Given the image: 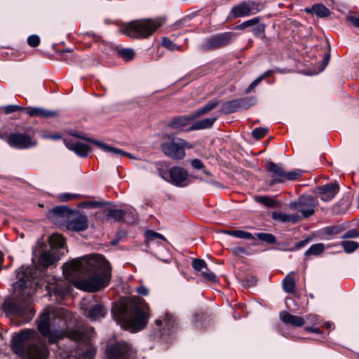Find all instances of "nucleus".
<instances>
[{"instance_id": "1", "label": "nucleus", "mask_w": 359, "mask_h": 359, "mask_svg": "<svg viewBox=\"0 0 359 359\" xmlns=\"http://www.w3.org/2000/svg\"><path fill=\"white\" fill-rule=\"evenodd\" d=\"M72 320V315L68 311L64 308H57L41 315L37 320V328L43 337L48 339L50 344L57 343L64 337L79 342L86 346V349L79 353L78 359H93L96 348L90 340L94 335V328L86 326L80 330H69Z\"/></svg>"}, {"instance_id": "2", "label": "nucleus", "mask_w": 359, "mask_h": 359, "mask_svg": "<svg viewBox=\"0 0 359 359\" xmlns=\"http://www.w3.org/2000/svg\"><path fill=\"white\" fill-rule=\"evenodd\" d=\"M62 271L77 288L90 292L104 289L111 279L109 262L101 255L73 259L63 265Z\"/></svg>"}, {"instance_id": "3", "label": "nucleus", "mask_w": 359, "mask_h": 359, "mask_svg": "<svg viewBox=\"0 0 359 359\" xmlns=\"http://www.w3.org/2000/svg\"><path fill=\"white\" fill-rule=\"evenodd\" d=\"M39 271L34 267L22 266L16 271L18 279L13 284L17 299L6 301L3 308L8 316L20 317L22 320L29 321L34 316L32 295L36 288L40 285L38 276Z\"/></svg>"}, {"instance_id": "4", "label": "nucleus", "mask_w": 359, "mask_h": 359, "mask_svg": "<svg viewBox=\"0 0 359 359\" xmlns=\"http://www.w3.org/2000/svg\"><path fill=\"white\" fill-rule=\"evenodd\" d=\"M149 311L148 304L143 299L137 297L127 303L114 304L111 314L123 327L137 332L146 325Z\"/></svg>"}, {"instance_id": "5", "label": "nucleus", "mask_w": 359, "mask_h": 359, "mask_svg": "<svg viewBox=\"0 0 359 359\" xmlns=\"http://www.w3.org/2000/svg\"><path fill=\"white\" fill-rule=\"evenodd\" d=\"M15 353L24 359H47L49 355L46 343L34 330H24L12 339Z\"/></svg>"}, {"instance_id": "6", "label": "nucleus", "mask_w": 359, "mask_h": 359, "mask_svg": "<svg viewBox=\"0 0 359 359\" xmlns=\"http://www.w3.org/2000/svg\"><path fill=\"white\" fill-rule=\"evenodd\" d=\"M165 22L164 18L131 21L123 26L121 32L130 38L147 39Z\"/></svg>"}, {"instance_id": "7", "label": "nucleus", "mask_w": 359, "mask_h": 359, "mask_svg": "<svg viewBox=\"0 0 359 359\" xmlns=\"http://www.w3.org/2000/svg\"><path fill=\"white\" fill-rule=\"evenodd\" d=\"M49 243L52 249L43 251L39 257V264L44 268L48 267L60 259L62 254L59 250L64 248L66 243L62 235L53 233L49 238Z\"/></svg>"}, {"instance_id": "8", "label": "nucleus", "mask_w": 359, "mask_h": 359, "mask_svg": "<svg viewBox=\"0 0 359 359\" xmlns=\"http://www.w3.org/2000/svg\"><path fill=\"white\" fill-rule=\"evenodd\" d=\"M160 176L170 184L184 187L191 184V176L187 171L182 167H172L169 170L161 169L158 170Z\"/></svg>"}, {"instance_id": "9", "label": "nucleus", "mask_w": 359, "mask_h": 359, "mask_svg": "<svg viewBox=\"0 0 359 359\" xmlns=\"http://www.w3.org/2000/svg\"><path fill=\"white\" fill-rule=\"evenodd\" d=\"M32 128L27 130V133H13L7 138L8 145L18 149H27L34 147L37 144V140L34 138V133Z\"/></svg>"}, {"instance_id": "10", "label": "nucleus", "mask_w": 359, "mask_h": 359, "mask_svg": "<svg viewBox=\"0 0 359 359\" xmlns=\"http://www.w3.org/2000/svg\"><path fill=\"white\" fill-rule=\"evenodd\" d=\"M185 148H191L187 142L180 138L172 139L161 144V149L168 157L182 159L185 156Z\"/></svg>"}, {"instance_id": "11", "label": "nucleus", "mask_w": 359, "mask_h": 359, "mask_svg": "<svg viewBox=\"0 0 359 359\" xmlns=\"http://www.w3.org/2000/svg\"><path fill=\"white\" fill-rule=\"evenodd\" d=\"M106 355L107 359H133V351L131 346L123 341L108 346L106 349Z\"/></svg>"}, {"instance_id": "12", "label": "nucleus", "mask_w": 359, "mask_h": 359, "mask_svg": "<svg viewBox=\"0 0 359 359\" xmlns=\"http://www.w3.org/2000/svg\"><path fill=\"white\" fill-rule=\"evenodd\" d=\"M316 206V200L311 195H303L299 198L297 201L291 202L289 204L290 208L299 211L305 218L314 214Z\"/></svg>"}, {"instance_id": "13", "label": "nucleus", "mask_w": 359, "mask_h": 359, "mask_svg": "<svg viewBox=\"0 0 359 359\" xmlns=\"http://www.w3.org/2000/svg\"><path fill=\"white\" fill-rule=\"evenodd\" d=\"M94 301L90 299H83L81 307L84 311V315L92 321L100 320L104 318L107 314L106 308L100 304H91Z\"/></svg>"}, {"instance_id": "14", "label": "nucleus", "mask_w": 359, "mask_h": 359, "mask_svg": "<svg viewBox=\"0 0 359 359\" xmlns=\"http://www.w3.org/2000/svg\"><path fill=\"white\" fill-rule=\"evenodd\" d=\"M260 11L259 4L252 1H245L234 6L229 14V18H237L255 15Z\"/></svg>"}, {"instance_id": "15", "label": "nucleus", "mask_w": 359, "mask_h": 359, "mask_svg": "<svg viewBox=\"0 0 359 359\" xmlns=\"http://www.w3.org/2000/svg\"><path fill=\"white\" fill-rule=\"evenodd\" d=\"M46 287L49 295L50 297L54 295L57 302H61L66 295L70 294L72 290L69 283L62 280H57L54 283L48 282Z\"/></svg>"}, {"instance_id": "16", "label": "nucleus", "mask_w": 359, "mask_h": 359, "mask_svg": "<svg viewBox=\"0 0 359 359\" xmlns=\"http://www.w3.org/2000/svg\"><path fill=\"white\" fill-rule=\"evenodd\" d=\"M236 34L231 32H223L208 39L203 45L205 49H215L229 44Z\"/></svg>"}, {"instance_id": "17", "label": "nucleus", "mask_w": 359, "mask_h": 359, "mask_svg": "<svg viewBox=\"0 0 359 359\" xmlns=\"http://www.w3.org/2000/svg\"><path fill=\"white\" fill-rule=\"evenodd\" d=\"M253 105V100L250 98L236 99L222 104L221 111L225 114H231L241 109H247Z\"/></svg>"}, {"instance_id": "18", "label": "nucleus", "mask_w": 359, "mask_h": 359, "mask_svg": "<svg viewBox=\"0 0 359 359\" xmlns=\"http://www.w3.org/2000/svg\"><path fill=\"white\" fill-rule=\"evenodd\" d=\"M65 146L71 151L75 152L78 156L86 157L90 148L88 144L72 139L64 140Z\"/></svg>"}, {"instance_id": "19", "label": "nucleus", "mask_w": 359, "mask_h": 359, "mask_svg": "<svg viewBox=\"0 0 359 359\" xmlns=\"http://www.w3.org/2000/svg\"><path fill=\"white\" fill-rule=\"evenodd\" d=\"M268 171L270 177L273 179L269 185L272 186L277 183L284 182V177H285L284 169L278 164L271 162L268 165Z\"/></svg>"}, {"instance_id": "20", "label": "nucleus", "mask_w": 359, "mask_h": 359, "mask_svg": "<svg viewBox=\"0 0 359 359\" xmlns=\"http://www.w3.org/2000/svg\"><path fill=\"white\" fill-rule=\"evenodd\" d=\"M339 187L336 183L327 184L318 188V195L323 201H331L339 192Z\"/></svg>"}, {"instance_id": "21", "label": "nucleus", "mask_w": 359, "mask_h": 359, "mask_svg": "<svg viewBox=\"0 0 359 359\" xmlns=\"http://www.w3.org/2000/svg\"><path fill=\"white\" fill-rule=\"evenodd\" d=\"M88 226V219L86 215H79L67 222V228L73 231H82Z\"/></svg>"}, {"instance_id": "22", "label": "nucleus", "mask_w": 359, "mask_h": 359, "mask_svg": "<svg viewBox=\"0 0 359 359\" xmlns=\"http://www.w3.org/2000/svg\"><path fill=\"white\" fill-rule=\"evenodd\" d=\"M280 318L285 325L294 327H302L305 323V319L304 318L292 315L285 311H283L280 313Z\"/></svg>"}, {"instance_id": "23", "label": "nucleus", "mask_w": 359, "mask_h": 359, "mask_svg": "<svg viewBox=\"0 0 359 359\" xmlns=\"http://www.w3.org/2000/svg\"><path fill=\"white\" fill-rule=\"evenodd\" d=\"M155 323L157 326H164L165 334L167 333V331L168 333L170 330L177 325L175 318L169 313H165L162 318L156 319Z\"/></svg>"}, {"instance_id": "24", "label": "nucleus", "mask_w": 359, "mask_h": 359, "mask_svg": "<svg viewBox=\"0 0 359 359\" xmlns=\"http://www.w3.org/2000/svg\"><path fill=\"white\" fill-rule=\"evenodd\" d=\"M93 144L98 146L104 151L110 153L113 156H128L131 158V155L120 149L109 146L104 143L100 142L97 140H90Z\"/></svg>"}, {"instance_id": "25", "label": "nucleus", "mask_w": 359, "mask_h": 359, "mask_svg": "<svg viewBox=\"0 0 359 359\" xmlns=\"http://www.w3.org/2000/svg\"><path fill=\"white\" fill-rule=\"evenodd\" d=\"M194 119L192 114L179 116L171 120L168 126L174 129H180L189 124Z\"/></svg>"}, {"instance_id": "26", "label": "nucleus", "mask_w": 359, "mask_h": 359, "mask_svg": "<svg viewBox=\"0 0 359 359\" xmlns=\"http://www.w3.org/2000/svg\"><path fill=\"white\" fill-rule=\"evenodd\" d=\"M295 276L296 273L291 271L283 280L282 285L285 292L292 294L295 292Z\"/></svg>"}, {"instance_id": "27", "label": "nucleus", "mask_w": 359, "mask_h": 359, "mask_svg": "<svg viewBox=\"0 0 359 359\" xmlns=\"http://www.w3.org/2000/svg\"><path fill=\"white\" fill-rule=\"evenodd\" d=\"M272 218L281 222H289L291 224H296L301 219L300 216L297 214L290 215L283 212H273Z\"/></svg>"}, {"instance_id": "28", "label": "nucleus", "mask_w": 359, "mask_h": 359, "mask_svg": "<svg viewBox=\"0 0 359 359\" xmlns=\"http://www.w3.org/2000/svg\"><path fill=\"white\" fill-rule=\"evenodd\" d=\"M305 11L308 13H314L320 18L327 17L330 13V10L322 4H315L311 8H306Z\"/></svg>"}, {"instance_id": "29", "label": "nucleus", "mask_w": 359, "mask_h": 359, "mask_svg": "<svg viewBox=\"0 0 359 359\" xmlns=\"http://www.w3.org/2000/svg\"><path fill=\"white\" fill-rule=\"evenodd\" d=\"M135 210H130L126 211L121 209H111L108 211L107 216L114 218L116 221H122L124 217L128 213L132 215V221H134L135 217Z\"/></svg>"}, {"instance_id": "30", "label": "nucleus", "mask_w": 359, "mask_h": 359, "mask_svg": "<svg viewBox=\"0 0 359 359\" xmlns=\"http://www.w3.org/2000/svg\"><path fill=\"white\" fill-rule=\"evenodd\" d=\"M217 120V117L206 118L195 122L191 127V130H201L210 128Z\"/></svg>"}, {"instance_id": "31", "label": "nucleus", "mask_w": 359, "mask_h": 359, "mask_svg": "<svg viewBox=\"0 0 359 359\" xmlns=\"http://www.w3.org/2000/svg\"><path fill=\"white\" fill-rule=\"evenodd\" d=\"M71 212L70 209L66 206H56L51 209L48 213V217L53 219L55 217H65Z\"/></svg>"}, {"instance_id": "32", "label": "nucleus", "mask_w": 359, "mask_h": 359, "mask_svg": "<svg viewBox=\"0 0 359 359\" xmlns=\"http://www.w3.org/2000/svg\"><path fill=\"white\" fill-rule=\"evenodd\" d=\"M219 104V102L217 101H210L208 103H207L205 106L200 108L197 111L193 112L191 114L193 116L194 119L198 118V116L203 115L212 109H215L217 105Z\"/></svg>"}, {"instance_id": "33", "label": "nucleus", "mask_w": 359, "mask_h": 359, "mask_svg": "<svg viewBox=\"0 0 359 359\" xmlns=\"http://www.w3.org/2000/svg\"><path fill=\"white\" fill-rule=\"evenodd\" d=\"M225 233L236 238H244L248 240H253L255 238L252 233L243 230H227Z\"/></svg>"}, {"instance_id": "34", "label": "nucleus", "mask_w": 359, "mask_h": 359, "mask_svg": "<svg viewBox=\"0 0 359 359\" xmlns=\"http://www.w3.org/2000/svg\"><path fill=\"white\" fill-rule=\"evenodd\" d=\"M145 239L147 241V245L149 246L152 242L156 241V239H161L164 241H166V238L161 233L155 232L151 230H148L145 232Z\"/></svg>"}, {"instance_id": "35", "label": "nucleus", "mask_w": 359, "mask_h": 359, "mask_svg": "<svg viewBox=\"0 0 359 359\" xmlns=\"http://www.w3.org/2000/svg\"><path fill=\"white\" fill-rule=\"evenodd\" d=\"M325 250V245L323 243H316L312 245L305 252V255L309 257L310 255H319Z\"/></svg>"}, {"instance_id": "36", "label": "nucleus", "mask_w": 359, "mask_h": 359, "mask_svg": "<svg viewBox=\"0 0 359 359\" xmlns=\"http://www.w3.org/2000/svg\"><path fill=\"white\" fill-rule=\"evenodd\" d=\"M256 201L269 208H276L278 205V202L276 200L266 196H257Z\"/></svg>"}, {"instance_id": "37", "label": "nucleus", "mask_w": 359, "mask_h": 359, "mask_svg": "<svg viewBox=\"0 0 359 359\" xmlns=\"http://www.w3.org/2000/svg\"><path fill=\"white\" fill-rule=\"evenodd\" d=\"M118 55L126 61H130L135 57V51L132 48H121L118 50Z\"/></svg>"}, {"instance_id": "38", "label": "nucleus", "mask_w": 359, "mask_h": 359, "mask_svg": "<svg viewBox=\"0 0 359 359\" xmlns=\"http://www.w3.org/2000/svg\"><path fill=\"white\" fill-rule=\"evenodd\" d=\"M255 237L269 244H274L276 242V236L269 233H257Z\"/></svg>"}, {"instance_id": "39", "label": "nucleus", "mask_w": 359, "mask_h": 359, "mask_svg": "<svg viewBox=\"0 0 359 359\" xmlns=\"http://www.w3.org/2000/svg\"><path fill=\"white\" fill-rule=\"evenodd\" d=\"M341 245L347 253H351L358 249L359 244L355 241H342Z\"/></svg>"}, {"instance_id": "40", "label": "nucleus", "mask_w": 359, "mask_h": 359, "mask_svg": "<svg viewBox=\"0 0 359 359\" xmlns=\"http://www.w3.org/2000/svg\"><path fill=\"white\" fill-rule=\"evenodd\" d=\"M161 45L169 50H180V46L176 45L167 37L162 38Z\"/></svg>"}, {"instance_id": "41", "label": "nucleus", "mask_w": 359, "mask_h": 359, "mask_svg": "<svg viewBox=\"0 0 359 359\" xmlns=\"http://www.w3.org/2000/svg\"><path fill=\"white\" fill-rule=\"evenodd\" d=\"M192 266L195 271L202 272L207 268V264L203 259H194L192 262Z\"/></svg>"}, {"instance_id": "42", "label": "nucleus", "mask_w": 359, "mask_h": 359, "mask_svg": "<svg viewBox=\"0 0 359 359\" xmlns=\"http://www.w3.org/2000/svg\"><path fill=\"white\" fill-rule=\"evenodd\" d=\"M265 28L264 24H257L256 27L252 29L254 35L258 38H264L265 36Z\"/></svg>"}, {"instance_id": "43", "label": "nucleus", "mask_w": 359, "mask_h": 359, "mask_svg": "<svg viewBox=\"0 0 359 359\" xmlns=\"http://www.w3.org/2000/svg\"><path fill=\"white\" fill-rule=\"evenodd\" d=\"M259 21H260V18H259V17L254 18L252 19H250V20L243 22V23L239 25L237 27V28L239 29H244L247 28L248 27L257 25L259 22Z\"/></svg>"}, {"instance_id": "44", "label": "nucleus", "mask_w": 359, "mask_h": 359, "mask_svg": "<svg viewBox=\"0 0 359 359\" xmlns=\"http://www.w3.org/2000/svg\"><path fill=\"white\" fill-rule=\"evenodd\" d=\"M4 112L6 114H9L15 111H25V107H20L19 105L11 104L7 105L4 107Z\"/></svg>"}, {"instance_id": "45", "label": "nucleus", "mask_w": 359, "mask_h": 359, "mask_svg": "<svg viewBox=\"0 0 359 359\" xmlns=\"http://www.w3.org/2000/svg\"><path fill=\"white\" fill-rule=\"evenodd\" d=\"M201 276L208 281H210V282H216L217 281V276H215V274L213 272L210 271L208 269V267L206 269H205V270H203L201 272Z\"/></svg>"}, {"instance_id": "46", "label": "nucleus", "mask_w": 359, "mask_h": 359, "mask_svg": "<svg viewBox=\"0 0 359 359\" xmlns=\"http://www.w3.org/2000/svg\"><path fill=\"white\" fill-rule=\"evenodd\" d=\"M267 132V128L259 127L255 128L252 132V135L255 139L259 140L262 138L264 136H265Z\"/></svg>"}, {"instance_id": "47", "label": "nucleus", "mask_w": 359, "mask_h": 359, "mask_svg": "<svg viewBox=\"0 0 359 359\" xmlns=\"http://www.w3.org/2000/svg\"><path fill=\"white\" fill-rule=\"evenodd\" d=\"M58 115L57 111L55 110H48L43 108H41V114H39V117L41 118H51V117H55Z\"/></svg>"}, {"instance_id": "48", "label": "nucleus", "mask_w": 359, "mask_h": 359, "mask_svg": "<svg viewBox=\"0 0 359 359\" xmlns=\"http://www.w3.org/2000/svg\"><path fill=\"white\" fill-rule=\"evenodd\" d=\"M342 229L339 226H327L323 229L324 233L327 235H336L341 231Z\"/></svg>"}, {"instance_id": "49", "label": "nucleus", "mask_w": 359, "mask_h": 359, "mask_svg": "<svg viewBox=\"0 0 359 359\" xmlns=\"http://www.w3.org/2000/svg\"><path fill=\"white\" fill-rule=\"evenodd\" d=\"M285 177H284V182L286 180H292V181L295 180L301 176V174H300V172H299L297 171H290V172H285Z\"/></svg>"}, {"instance_id": "50", "label": "nucleus", "mask_w": 359, "mask_h": 359, "mask_svg": "<svg viewBox=\"0 0 359 359\" xmlns=\"http://www.w3.org/2000/svg\"><path fill=\"white\" fill-rule=\"evenodd\" d=\"M27 43L31 47H36L40 43V38L37 35H31L27 39Z\"/></svg>"}, {"instance_id": "51", "label": "nucleus", "mask_w": 359, "mask_h": 359, "mask_svg": "<svg viewBox=\"0 0 359 359\" xmlns=\"http://www.w3.org/2000/svg\"><path fill=\"white\" fill-rule=\"evenodd\" d=\"M41 107H25V111L30 116H39L41 114Z\"/></svg>"}, {"instance_id": "52", "label": "nucleus", "mask_w": 359, "mask_h": 359, "mask_svg": "<svg viewBox=\"0 0 359 359\" xmlns=\"http://www.w3.org/2000/svg\"><path fill=\"white\" fill-rule=\"evenodd\" d=\"M359 233L356 229H352L346 231L343 236L342 238H354L358 236Z\"/></svg>"}, {"instance_id": "53", "label": "nucleus", "mask_w": 359, "mask_h": 359, "mask_svg": "<svg viewBox=\"0 0 359 359\" xmlns=\"http://www.w3.org/2000/svg\"><path fill=\"white\" fill-rule=\"evenodd\" d=\"M306 320L309 322L312 323L313 325H318L320 322V318L316 315H308L306 316Z\"/></svg>"}, {"instance_id": "54", "label": "nucleus", "mask_w": 359, "mask_h": 359, "mask_svg": "<svg viewBox=\"0 0 359 359\" xmlns=\"http://www.w3.org/2000/svg\"><path fill=\"white\" fill-rule=\"evenodd\" d=\"M263 78L264 76H259V78L256 79L254 81H252L247 88L246 93H249L252 90H253L256 86H257L259 84V83L262 81Z\"/></svg>"}, {"instance_id": "55", "label": "nucleus", "mask_w": 359, "mask_h": 359, "mask_svg": "<svg viewBox=\"0 0 359 359\" xmlns=\"http://www.w3.org/2000/svg\"><path fill=\"white\" fill-rule=\"evenodd\" d=\"M76 197V195L65 193V194H61L58 195V198L62 201H67L69 200H72L73 198H75Z\"/></svg>"}, {"instance_id": "56", "label": "nucleus", "mask_w": 359, "mask_h": 359, "mask_svg": "<svg viewBox=\"0 0 359 359\" xmlns=\"http://www.w3.org/2000/svg\"><path fill=\"white\" fill-rule=\"evenodd\" d=\"M191 166L196 170H201L204 168V165L202 161L198 158H194L191 161Z\"/></svg>"}, {"instance_id": "57", "label": "nucleus", "mask_w": 359, "mask_h": 359, "mask_svg": "<svg viewBox=\"0 0 359 359\" xmlns=\"http://www.w3.org/2000/svg\"><path fill=\"white\" fill-rule=\"evenodd\" d=\"M347 20L355 27L359 28V16L348 15L347 17Z\"/></svg>"}, {"instance_id": "58", "label": "nucleus", "mask_w": 359, "mask_h": 359, "mask_svg": "<svg viewBox=\"0 0 359 359\" xmlns=\"http://www.w3.org/2000/svg\"><path fill=\"white\" fill-rule=\"evenodd\" d=\"M136 291L138 294L141 295L146 296L149 294V290L144 285H140L137 287Z\"/></svg>"}, {"instance_id": "59", "label": "nucleus", "mask_w": 359, "mask_h": 359, "mask_svg": "<svg viewBox=\"0 0 359 359\" xmlns=\"http://www.w3.org/2000/svg\"><path fill=\"white\" fill-rule=\"evenodd\" d=\"M85 205L89 208H100L102 206V203L100 201H88Z\"/></svg>"}, {"instance_id": "60", "label": "nucleus", "mask_w": 359, "mask_h": 359, "mask_svg": "<svg viewBox=\"0 0 359 359\" xmlns=\"http://www.w3.org/2000/svg\"><path fill=\"white\" fill-rule=\"evenodd\" d=\"M43 137L45 139H52V140H60L62 138V136L59 134H54V135H43Z\"/></svg>"}, {"instance_id": "61", "label": "nucleus", "mask_w": 359, "mask_h": 359, "mask_svg": "<svg viewBox=\"0 0 359 359\" xmlns=\"http://www.w3.org/2000/svg\"><path fill=\"white\" fill-rule=\"evenodd\" d=\"M308 243L307 240L300 241L295 244L294 249L298 250L306 245Z\"/></svg>"}, {"instance_id": "62", "label": "nucleus", "mask_w": 359, "mask_h": 359, "mask_svg": "<svg viewBox=\"0 0 359 359\" xmlns=\"http://www.w3.org/2000/svg\"><path fill=\"white\" fill-rule=\"evenodd\" d=\"M305 330L308 332L316 333V334H320L321 331L317 327H306Z\"/></svg>"}, {"instance_id": "63", "label": "nucleus", "mask_w": 359, "mask_h": 359, "mask_svg": "<svg viewBox=\"0 0 359 359\" xmlns=\"http://www.w3.org/2000/svg\"><path fill=\"white\" fill-rule=\"evenodd\" d=\"M234 252L237 254H244L245 253V249L242 247H236L234 248Z\"/></svg>"}, {"instance_id": "64", "label": "nucleus", "mask_w": 359, "mask_h": 359, "mask_svg": "<svg viewBox=\"0 0 359 359\" xmlns=\"http://www.w3.org/2000/svg\"><path fill=\"white\" fill-rule=\"evenodd\" d=\"M324 326L327 328V329H330L333 326V323L332 322H327L325 323Z\"/></svg>"}]
</instances>
